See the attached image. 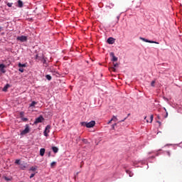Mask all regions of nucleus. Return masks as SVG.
Listing matches in <instances>:
<instances>
[{
  "label": "nucleus",
  "mask_w": 182,
  "mask_h": 182,
  "mask_svg": "<svg viewBox=\"0 0 182 182\" xmlns=\"http://www.w3.org/2000/svg\"><path fill=\"white\" fill-rule=\"evenodd\" d=\"M46 77L47 80H52V76H50V75H46Z\"/></svg>",
  "instance_id": "17"
},
{
  "label": "nucleus",
  "mask_w": 182,
  "mask_h": 182,
  "mask_svg": "<svg viewBox=\"0 0 182 182\" xmlns=\"http://www.w3.org/2000/svg\"><path fill=\"white\" fill-rule=\"evenodd\" d=\"M17 4H18V8H23V2L21 1V0H18L17 1Z\"/></svg>",
  "instance_id": "10"
},
{
  "label": "nucleus",
  "mask_w": 182,
  "mask_h": 182,
  "mask_svg": "<svg viewBox=\"0 0 182 182\" xmlns=\"http://www.w3.org/2000/svg\"><path fill=\"white\" fill-rule=\"evenodd\" d=\"M110 56L112 58V62H117V57L114 56V53H110Z\"/></svg>",
  "instance_id": "8"
},
{
  "label": "nucleus",
  "mask_w": 182,
  "mask_h": 182,
  "mask_svg": "<svg viewBox=\"0 0 182 182\" xmlns=\"http://www.w3.org/2000/svg\"><path fill=\"white\" fill-rule=\"evenodd\" d=\"M127 119V117H125L124 119H122L121 121H119V123H122V122H124V120H126Z\"/></svg>",
  "instance_id": "31"
},
{
  "label": "nucleus",
  "mask_w": 182,
  "mask_h": 182,
  "mask_svg": "<svg viewBox=\"0 0 182 182\" xmlns=\"http://www.w3.org/2000/svg\"><path fill=\"white\" fill-rule=\"evenodd\" d=\"M113 6H114V4H109V6H107V8L109 9H112V8H113Z\"/></svg>",
  "instance_id": "19"
},
{
  "label": "nucleus",
  "mask_w": 182,
  "mask_h": 182,
  "mask_svg": "<svg viewBox=\"0 0 182 182\" xmlns=\"http://www.w3.org/2000/svg\"><path fill=\"white\" fill-rule=\"evenodd\" d=\"M30 170H31V171H36V168L32 166V167L30 168Z\"/></svg>",
  "instance_id": "24"
},
{
  "label": "nucleus",
  "mask_w": 182,
  "mask_h": 182,
  "mask_svg": "<svg viewBox=\"0 0 182 182\" xmlns=\"http://www.w3.org/2000/svg\"><path fill=\"white\" fill-rule=\"evenodd\" d=\"M52 150H53V153H58L59 151V149L56 146H53Z\"/></svg>",
  "instance_id": "12"
},
{
  "label": "nucleus",
  "mask_w": 182,
  "mask_h": 182,
  "mask_svg": "<svg viewBox=\"0 0 182 182\" xmlns=\"http://www.w3.org/2000/svg\"><path fill=\"white\" fill-rule=\"evenodd\" d=\"M2 31V27L0 26V32Z\"/></svg>",
  "instance_id": "39"
},
{
  "label": "nucleus",
  "mask_w": 182,
  "mask_h": 182,
  "mask_svg": "<svg viewBox=\"0 0 182 182\" xmlns=\"http://www.w3.org/2000/svg\"><path fill=\"white\" fill-rule=\"evenodd\" d=\"M82 141H84V143H86V141H87L86 139H83Z\"/></svg>",
  "instance_id": "38"
},
{
  "label": "nucleus",
  "mask_w": 182,
  "mask_h": 182,
  "mask_svg": "<svg viewBox=\"0 0 182 182\" xmlns=\"http://www.w3.org/2000/svg\"><path fill=\"white\" fill-rule=\"evenodd\" d=\"M21 120H22L23 122H28V118L21 117Z\"/></svg>",
  "instance_id": "25"
},
{
  "label": "nucleus",
  "mask_w": 182,
  "mask_h": 182,
  "mask_svg": "<svg viewBox=\"0 0 182 182\" xmlns=\"http://www.w3.org/2000/svg\"><path fill=\"white\" fill-rule=\"evenodd\" d=\"M50 125H47L43 132L44 136L46 137H48V136H49L48 133H50Z\"/></svg>",
  "instance_id": "3"
},
{
  "label": "nucleus",
  "mask_w": 182,
  "mask_h": 182,
  "mask_svg": "<svg viewBox=\"0 0 182 182\" xmlns=\"http://www.w3.org/2000/svg\"><path fill=\"white\" fill-rule=\"evenodd\" d=\"M112 122H113V120H110V121H109V122H108V124H110V123H112Z\"/></svg>",
  "instance_id": "36"
},
{
  "label": "nucleus",
  "mask_w": 182,
  "mask_h": 182,
  "mask_svg": "<svg viewBox=\"0 0 182 182\" xmlns=\"http://www.w3.org/2000/svg\"><path fill=\"white\" fill-rule=\"evenodd\" d=\"M141 41H143V42H146L147 43H156V45H159V42L157 41H153L150 40H147L146 38H140Z\"/></svg>",
  "instance_id": "6"
},
{
  "label": "nucleus",
  "mask_w": 182,
  "mask_h": 182,
  "mask_svg": "<svg viewBox=\"0 0 182 182\" xmlns=\"http://www.w3.org/2000/svg\"><path fill=\"white\" fill-rule=\"evenodd\" d=\"M153 117H154L153 115H151V117H150V120H151L150 123H151V122H153Z\"/></svg>",
  "instance_id": "30"
},
{
  "label": "nucleus",
  "mask_w": 182,
  "mask_h": 182,
  "mask_svg": "<svg viewBox=\"0 0 182 182\" xmlns=\"http://www.w3.org/2000/svg\"><path fill=\"white\" fill-rule=\"evenodd\" d=\"M35 177V173H31L30 176V178H33Z\"/></svg>",
  "instance_id": "29"
},
{
  "label": "nucleus",
  "mask_w": 182,
  "mask_h": 182,
  "mask_svg": "<svg viewBox=\"0 0 182 182\" xmlns=\"http://www.w3.org/2000/svg\"><path fill=\"white\" fill-rule=\"evenodd\" d=\"M5 68H6V66L4 64H0V72H1V73H6V70H5Z\"/></svg>",
  "instance_id": "7"
},
{
  "label": "nucleus",
  "mask_w": 182,
  "mask_h": 182,
  "mask_svg": "<svg viewBox=\"0 0 182 182\" xmlns=\"http://www.w3.org/2000/svg\"><path fill=\"white\" fill-rule=\"evenodd\" d=\"M155 83H156V80H153V81L151 82V86H152V87H154Z\"/></svg>",
  "instance_id": "21"
},
{
  "label": "nucleus",
  "mask_w": 182,
  "mask_h": 182,
  "mask_svg": "<svg viewBox=\"0 0 182 182\" xmlns=\"http://www.w3.org/2000/svg\"><path fill=\"white\" fill-rule=\"evenodd\" d=\"M9 87V84H7L6 85H5L3 88V92H6Z\"/></svg>",
  "instance_id": "14"
},
{
  "label": "nucleus",
  "mask_w": 182,
  "mask_h": 182,
  "mask_svg": "<svg viewBox=\"0 0 182 182\" xmlns=\"http://www.w3.org/2000/svg\"><path fill=\"white\" fill-rule=\"evenodd\" d=\"M80 124L84 127H87L88 129H90L92 127H94L95 124H96V122L95 121H91L90 122H82L80 123Z\"/></svg>",
  "instance_id": "1"
},
{
  "label": "nucleus",
  "mask_w": 182,
  "mask_h": 182,
  "mask_svg": "<svg viewBox=\"0 0 182 182\" xmlns=\"http://www.w3.org/2000/svg\"><path fill=\"white\" fill-rule=\"evenodd\" d=\"M18 68H26V64H22L21 63H18Z\"/></svg>",
  "instance_id": "16"
},
{
  "label": "nucleus",
  "mask_w": 182,
  "mask_h": 182,
  "mask_svg": "<svg viewBox=\"0 0 182 182\" xmlns=\"http://www.w3.org/2000/svg\"><path fill=\"white\" fill-rule=\"evenodd\" d=\"M158 123H159V124H161V122H158Z\"/></svg>",
  "instance_id": "42"
},
{
  "label": "nucleus",
  "mask_w": 182,
  "mask_h": 182,
  "mask_svg": "<svg viewBox=\"0 0 182 182\" xmlns=\"http://www.w3.org/2000/svg\"><path fill=\"white\" fill-rule=\"evenodd\" d=\"M146 123H149V120L146 119Z\"/></svg>",
  "instance_id": "41"
},
{
  "label": "nucleus",
  "mask_w": 182,
  "mask_h": 182,
  "mask_svg": "<svg viewBox=\"0 0 182 182\" xmlns=\"http://www.w3.org/2000/svg\"><path fill=\"white\" fill-rule=\"evenodd\" d=\"M119 66V64L117 63H114V67H112L111 69L112 70H113V72H116V68H117Z\"/></svg>",
  "instance_id": "13"
},
{
  "label": "nucleus",
  "mask_w": 182,
  "mask_h": 182,
  "mask_svg": "<svg viewBox=\"0 0 182 182\" xmlns=\"http://www.w3.org/2000/svg\"><path fill=\"white\" fill-rule=\"evenodd\" d=\"M179 147H181L182 149V142L181 144H178Z\"/></svg>",
  "instance_id": "35"
},
{
  "label": "nucleus",
  "mask_w": 182,
  "mask_h": 182,
  "mask_svg": "<svg viewBox=\"0 0 182 182\" xmlns=\"http://www.w3.org/2000/svg\"><path fill=\"white\" fill-rule=\"evenodd\" d=\"M18 71L21 72V73H23L24 70H23V68H20L18 69Z\"/></svg>",
  "instance_id": "28"
},
{
  "label": "nucleus",
  "mask_w": 182,
  "mask_h": 182,
  "mask_svg": "<svg viewBox=\"0 0 182 182\" xmlns=\"http://www.w3.org/2000/svg\"><path fill=\"white\" fill-rule=\"evenodd\" d=\"M35 105H36V102L33 101L31 105H30V107H33L35 106Z\"/></svg>",
  "instance_id": "18"
},
{
  "label": "nucleus",
  "mask_w": 182,
  "mask_h": 182,
  "mask_svg": "<svg viewBox=\"0 0 182 182\" xmlns=\"http://www.w3.org/2000/svg\"><path fill=\"white\" fill-rule=\"evenodd\" d=\"M56 165V162L53 161L50 164V166L51 167H53V166H55Z\"/></svg>",
  "instance_id": "26"
},
{
  "label": "nucleus",
  "mask_w": 182,
  "mask_h": 182,
  "mask_svg": "<svg viewBox=\"0 0 182 182\" xmlns=\"http://www.w3.org/2000/svg\"><path fill=\"white\" fill-rule=\"evenodd\" d=\"M117 21H119V19H120V16H117Z\"/></svg>",
  "instance_id": "34"
},
{
  "label": "nucleus",
  "mask_w": 182,
  "mask_h": 182,
  "mask_svg": "<svg viewBox=\"0 0 182 182\" xmlns=\"http://www.w3.org/2000/svg\"><path fill=\"white\" fill-rule=\"evenodd\" d=\"M126 173H127V174H129V177H133V172H132L129 170H127Z\"/></svg>",
  "instance_id": "15"
},
{
  "label": "nucleus",
  "mask_w": 182,
  "mask_h": 182,
  "mask_svg": "<svg viewBox=\"0 0 182 182\" xmlns=\"http://www.w3.org/2000/svg\"><path fill=\"white\" fill-rule=\"evenodd\" d=\"M116 126V124L112 125V129H114V127Z\"/></svg>",
  "instance_id": "37"
},
{
  "label": "nucleus",
  "mask_w": 182,
  "mask_h": 182,
  "mask_svg": "<svg viewBox=\"0 0 182 182\" xmlns=\"http://www.w3.org/2000/svg\"><path fill=\"white\" fill-rule=\"evenodd\" d=\"M107 43H109V45H113V43H114V38L109 37L107 41Z\"/></svg>",
  "instance_id": "9"
},
{
  "label": "nucleus",
  "mask_w": 182,
  "mask_h": 182,
  "mask_svg": "<svg viewBox=\"0 0 182 182\" xmlns=\"http://www.w3.org/2000/svg\"><path fill=\"white\" fill-rule=\"evenodd\" d=\"M31 132V128L28 124L25 125V129L23 131H21V136H25V134H28Z\"/></svg>",
  "instance_id": "2"
},
{
  "label": "nucleus",
  "mask_w": 182,
  "mask_h": 182,
  "mask_svg": "<svg viewBox=\"0 0 182 182\" xmlns=\"http://www.w3.org/2000/svg\"><path fill=\"white\" fill-rule=\"evenodd\" d=\"M12 5H14L13 3H7V6H9V8H11Z\"/></svg>",
  "instance_id": "22"
},
{
  "label": "nucleus",
  "mask_w": 182,
  "mask_h": 182,
  "mask_svg": "<svg viewBox=\"0 0 182 182\" xmlns=\"http://www.w3.org/2000/svg\"><path fill=\"white\" fill-rule=\"evenodd\" d=\"M146 119H147V117H144V120H146Z\"/></svg>",
  "instance_id": "40"
},
{
  "label": "nucleus",
  "mask_w": 182,
  "mask_h": 182,
  "mask_svg": "<svg viewBox=\"0 0 182 182\" xmlns=\"http://www.w3.org/2000/svg\"><path fill=\"white\" fill-rule=\"evenodd\" d=\"M111 120H112L113 122H117V117L113 116Z\"/></svg>",
  "instance_id": "20"
},
{
  "label": "nucleus",
  "mask_w": 182,
  "mask_h": 182,
  "mask_svg": "<svg viewBox=\"0 0 182 182\" xmlns=\"http://www.w3.org/2000/svg\"><path fill=\"white\" fill-rule=\"evenodd\" d=\"M40 156H45V149L42 148L40 149Z\"/></svg>",
  "instance_id": "11"
},
{
  "label": "nucleus",
  "mask_w": 182,
  "mask_h": 182,
  "mask_svg": "<svg viewBox=\"0 0 182 182\" xmlns=\"http://www.w3.org/2000/svg\"><path fill=\"white\" fill-rule=\"evenodd\" d=\"M23 114H24L23 112H20V116H21V117L23 116Z\"/></svg>",
  "instance_id": "32"
},
{
  "label": "nucleus",
  "mask_w": 182,
  "mask_h": 182,
  "mask_svg": "<svg viewBox=\"0 0 182 182\" xmlns=\"http://www.w3.org/2000/svg\"><path fill=\"white\" fill-rule=\"evenodd\" d=\"M17 41H20V42H26V41H28V36H18Z\"/></svg>",
  "instance_id": "4"
},
{
  "label": "nucleus",
  "mask_w": 182,
  "mask_h": 182,
  "mask_svg": "<svg viewBox=\"0 0 182 182\" xmlns=\"http://www.w3.org/2000/svg\"><path fill=\"white\" fill-rule=\"evenodd\" d=\"M15 163H16V164H21V160L16 159Z\"/></svg>",
  "instance_id": "23"
},
{
  "label": "nucleus",
  "mask_w": 182,
  "mask_h": 182,
  "mask_svg": "<svg viewBox=\"0 0 182 182\" xmlns=\"http://www.w3.org/2000/svg\"><path fill=\"white\" fill-rule=\"evenodd\" d=\"M44 120H45V119L43 118V117L40 116L36 119V120L34 122V124H38V123H42Z\"/></svg>",
  "instance_id": "5"
},
{
  "label": "nucleus",
  "mask_w": 182,
  "mask_h": 182,
  "mask_svg": "<svg viewBox=\"0 0 182 182\" xmlns=\"http://www.w3.org/2000/svg\"><path fill=\"white\" fill-rule=\"evenodd\" d=\"M166 154H168V157H170L171 156L170 151H166Z\"/></svg>",
  "instance_id": "33"
},
{
  "label": "nucleus",
  "mask_w": 182,
  "mask_h": 182,
  "mask_svg": "<svg viewBox=\"0 0 182 182\" xmlns=\"http://www.w3.org/2000/svg\"><path fill=\"white\" fill-rule=\"evenodd\" d=\"M164 109L165 112H166L165 117H168V112H167V109H166V108H164Z\"/></svg>",
  "instance_id": "27"
}]
</instances>
